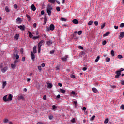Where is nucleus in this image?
<instances>
[{"mask_svg": "<svg viewBox=\"0 0 124 124\" xmlns=\"http://www.w3.org/2000/svg\"><path fill=\"white\" fill-rule=\"evenodd\" d=\"M94 24L95 26H98V22L97 21H96L94 22Z\"/></svg>", "mask_w": 124, "mask_h": 124, "instance_id": "obj_47", "label": "nucleus"}, {"mask_svg": "<svg viewBox=\"0 0 124 124\" xmlns=\"http://www.w3.org/2000/svg\"><path fill=\"white\" fill-rule=\"evenodd\" d=\"M92 91L95 93H98V90H97V89L94 87L92 88Z\"/></svg>", "mask_w": 124, "mask_h": 124, "instance_id": "obj_10", "label": "nucleus"}, {"mask_svg": "<svg viewBox=\"0 0 124 124\" xmlns=\"http://www.w3.org/2000/svg\"><path fill=\"white\" fill-rule=\"evenodd\" d=\"M120 108H121V109H122V110H124V105L122 104V105L120 106Z\"/></svg>", "mask_w": 124, "mask_h": 124, "instance_id": "obj_43", "label": "nucleus"}, {"mask_svg": "<svg viewBox=\"0 0 124 124\" xmlns=\"http://www.w3.org/2000/svg\"><path fill=\"white\" fill-rule=\"evenodd\" d=\"M56 10L57 11H61V8H60V7H56Z\"/></svg>", "mask_w": 124, "mask_h": 124, "instance_id": "obj_48", "label": "nucleus"}, {"mask_svg": "<svg viewBox=\"0 0 124 124\" xmlns=\"http://www.w3.org/2000/svg\"><path fill=\"white\" fill-rule=\"evenodd\" d=\"M3 100L5 101V102H7L8 101V99H7V95H6L4 96L3 98Z\"/></svg>", "mask_w": 124, "mask_h": 124, "instance_id": "obj_18", "label": "nucleus"}, {"mask_svg": "<svg viewBox=\"0 0 124 124\" xmlns=\"http://www.w3.org/2000/svg\"><path fill=\"white\" fill-rule=\"evenodd\" d=\"M110 60L111 59L109 57H107L106 58V62H110Z\"/></svg>", "mask_w": 124, "mask_h": 124, "instance_id": "obj_30", "label": "nucleus"}, {"mask_svg": "<svg viewBox=\"0 0 124 124\" xmlns=\"http://www.w3.org/2000/svg\"><path fill=\"white\" fill-rule=\"evenodd\" d=\"M18 29L21 31H25V25H20L18 26Z\"/></svg>", "mask_w": 124, "mask_h": 124, "instance_id": "obj_9", "label": "nucleus"}, {"mask_svg": "<svg viewBox=\"0 0 124 124\" xmlns=\"http://www.w3.org/2000/svg\"><path fill=\"white\" fill-rule=\"evenodd\" d=\"M124 69L123 68H121L120 70H119L118 71H120V72H122V71H124Z\"/></svg>", "mask_w": 124, "mask_h": 124, "instance_id": "obj_56", "label": "nucleus"}, {"mask_svg": "<svg viewBox=\"0 0 124 124\" xmlns=\"http://www.w3.org/2000/svg\"><path fill=\"white\" fill-rule=\"evenodd\" d=\"M117 58L118 59H123V56L122 55H118Z\"/></svg>", "mask_w": 124, "mask_h": 124, "instance_id": "obj_40", "label": "nucleus"}, {"mask_svg": "<svg viewBox=\"0 0 124 124\" xmlns=\"http://www.w3.org/2000/svg\"><path fill=\"white\" fill-rule=\"evenodd\" d=\"M110 34V32H107L105 34H104L103 36V37H105L106 36H108Z\"/></svg>", "mask_w": 124, "mask_h": 124, "instance_id": "obj_23", "label": "nucleus"}, {"mask_svg": "<svg viewBox=\"0 0 124 124\" xmlns=\"http://www.w3.org/2000/svg\"><path fill=\"white\" fill-rule=\"evenodd\" d=\"M19 37H20V34H16V35L14 36V38H15V39L18 40V39H19Z\"/></svg>", "mask_w": 124, "mask_h": 124, "instance_id": "obj_17", "label": "nucleus"}, {"mask_svg": "<svg viewBox=\"0 0 124 124\" xmlns=\"http://www.w3.org/2000/svg\"><path fill=\"white\" fill-rule=\"evenodd\" d=\"M78 49H80L81 50H84V47H83L81 46H78Z\"/></svg>", "mask_w": 124, "mask_h": 124, "instance_id": "obj_39", "label": "nucleus"}, {"mask_svg": "<svg viewBox=\"0 0 124 124\" xmlns=\"http://www.w3.org/2000/svg\"><path fill=\"white\" fill-rule=\"evenodd\" d=\"M99 59H100V56L99 55L97 57L96 59L95 60V62H97L98 61H99Z\"/></svg>", "mask_w": 124, "mask_h": 124, "instance_id": "obj_27", "label": "nucleus"}, {"mask_svg": "<svg viewBox=\"0 0 124 124\" xmlns=\"http://www.w3.org/2000/svg\"><path fill=\"white\" fill-rule=\"evenodd\" d=\"M14 8H15L16 9H17V8H18V5L16 4H15L14 5Z\"/></svg>", "mask_w": 124, "mask_h": 124, "instance_id": "obj_41", "label": "nucleus"}, {"mask_svg": "<svg viewBox=\"0 0 124 124\" xmlns=\"http://www.w3.org/2000/svg\"><path fill=\"white\" fill-rule=\"evenodd\" d=\"M26 17L28 18V19H30L31 18V16H30V15L27 14L26 15Z\"/></svg>", "mask_w": 124, "mask_h": 124, "instance_id": "obj_59", "label": "nucleus"}, {"mask_svg": "<svg viewBox=\"0 0 124 124\" xmlns=\"http://www.w3.org/2000/svg\"><path fill=\"white\" fill-rule=\"evenodd\" d=\"M72 22L73 24H75V25H78V24H79V21L77 19H73Z\"/></svg>", "mask_w": 124, "mask_h": 124, "instance_id": "obj_12", "label": "nucleus"}, {"mask_svg": "<svg viewBox=\"0 0 124 124\" xmlns=\"http://www.w3.org/2000/svg\"><path fill=\"white\" fill-rule=\"evenodd\" d=\"M18 60H15L14 62V64H17V62H18Z\"/></svg>", "mask_w": 124, "mask_h": 124, "instance_id": "obj_53", "label": "nucleus"}, {"mask_svg": "<svg viewBox=\"0 0 124 124\" xmlns=\"http://www.w3.org/2000/svg\"><path fill=\"white\" fill-rule=\"evenodd\" d=\"M41 15H44V10H42L41 12Z\"/></svg>", "mask_w": 124, "mask_h": 124, "instance_id": "obj_58", "label": "nucleus"}, {"mask_svg": "<svg viewBox=\"0 0 124 124\" xmlns=\"http://www.w3.org/2000/svg\"><path fill=\"white\" fill-rule=\"evenodd\" d=\"M22 19H21V18L18 17L16 19V24H21L22 23Z\"/></svg>", "mask_w": 124, "mask_h": 124, "instance_id": "obj_5", "label": "nucleus"}, {"mask_svg": "<svg viewBox=\"0 0 124 124\" xmlns=\"http://www.w3.org/2000/svg\"><path fill=\"white\" fill-rule=\"evenodd\" d=\"M6 85H7V83H6V81H3L2 83V89H4Z\"/></svg>", "mask_w": 124, "mask_h": 124, "instance_id": "obj_19", "label": "nucleus"}, {"mask_svg": "<svg viewBox=\"0 0 124 124\" xmlns=\"http://www.w3.org/2000/svg\"><path fill=\"white\" fill-rule=\"evenodd\" d=\"M43 99L44 100H46V99H47V96L46 95H44L43 96Z\"/></svg>", "mask_w": 124, "mask_h": 124, "instance_id": "obj_51", "label": "nucleus"}, {"mask_svg": "<svg viewBox=\"0 0 124 124\" xmlns=\"http://www.w3.org/2000/svg\"><path fill=\"white\" fill-rule=\"evenodd\" d=\"M61 21H62V22H65L66 21V19L62 17L61 18Z\"/></svg>", "mask_w": 124, "mask_h": 124, "instance_id": "obj_33", "label": "nucleus"}, {"mask_svg": "<svg viewBox=\"0 0 124 124\" xmlns=\"http://www.w3.org/2000/svg\"><path fill=\"white\" fill-rule=\"evenodd\" d=\"M71 77L72 78V79H74L75 78V76L74 75H71Z\"/></svg>", "mask_w": 124, "mask_h": 124, "instance_id": "obj_55", "label": "nucleus"}, {"mask_svg": "<svg viewBox=\"0 0 124 124\" xmlns=\"http://www.w3.org/2000/svg\"><path fill=\"white\" fill-rule=\"evenodd\" d=\"M72 123H75V118H73L72 120H71Z\"/></svg>", "mask_w": 124, "mask_h": 124, "instance_id": "obj_63", "label": "nucleus"}, {"mask_svg": "<svg viewBox=\"0 0 124 124\" xmlns=\"http://www.w3.org/2000/svg\"><path fill=\"white\" fill-rule=\"evenodd\" d=\"M52 109L53 110H56V109H57V106H56L55 105H53Z\"/></svg>", "mask_w": 124, "mask_h": 124, "instance_id": "obj_35", "label": "nucleus"}, {"mask_svg": "<svg viewBox=\"0 0 124 124\" xmlns=\"http://www.w3.org/2000/svg\"><path fill=\"white\" fill-rule=\"evenodd\" d=\"M60 91L61 93H65V90H63V89H60Z\"/></svg>", "mask_w": 124, "mask_h": 124, "instance_id": "obj_26", "label": "nucleus"}, {"mask_svg": "<svg viewBox=\"0 0 124 124\" xmlns=\"http://www.w3.org/2000/svg\"><path fill=\"white\" fill-rule=\"evenodd\" d=\"M16 60H18L19 59V55L16 54Z\"/></svg>", "mask_w": 124, "mask_h": 124, "instance_id": "obj_54", "label": "nucleus"}, {"mask_svg": "<svg viewBox=\"0 0 124 124\" xmlns=\"http://www.w3.org/2000/svg\"><path fill=\"white\" fill-rule=\"evenodd\" d=\"M41 50V47L38 46V53L39 54L40 53V51Z\"/></svg>", "mask_w": 124, "mask_h": 124, "instance_id": "obj_38", "label": "nucleus"}, {"mask_svg": "<svg viewBox=\"0 0 124 124\" xmlns=\"http://www.w3.org/2000/svg\"><path fill=\"white\" fill-rule=\"evenodd\" d=\"M12 94H9L8 97V101H11L12 100Z\"/></svg>", "mask_w": 124, "mask_h": 124, "instance_id": "obj_16", "label": "nucleus"}, {"mask_svg": "<svg viewBox=\"0 0 124 124\" xmlns=\"http://www.w3.org/2000/svg\"><path fill=\"white\" fill-rule=\"evenodd\" d=\"M73 102V104H74V105H75V107H76V106H78L77 101H74Z\"/></svg>", "mask_w": 124, "mask_h": 124, "instance_id": "obj_34", "label": "nucleus"}, {"mask_svg": "<svg viewBox=\"0 0 124 124\" xmlns=\"http://www.w3.org/2000/svg\"><path fill=\"white\" fill-rule=\"evenodd\" d=\"M89 26H91V25H93V21L90 20L88 23Z\"/></svg>", "mask_w": 124, "mask_h": 124, "instance_id": "obj_37", "label": "nucleus"}, {"mask_svg": "<svg viewBox=\"0 0 124 124\" xmlns=\"http://www.w3.org/2000/svg\"><path fill=\"white\" fill-rule=\"evenodd\" d=\"M7 122H8V119H5L4 120V123H7Z\"/></svg>", "mask_w": 124, "mask_h": 124, "instance_id": "obj_62", "label": "nucleus"}, {"mask_svg": "<svg viewBox=\"0 0 124 124\" xmlns=\"http://www.w3.org/2000/svg\"><path fill=\"white\" fill-rule=\"evenodd\" d=\"M28 33H29V37H30V38H32V36H33V35H32V33H31V32L28 31Z\"/></svg>", "mask_w": 124, "mask_h": 124, "instance_id": "obj_22", "label": "nucleus"}, {"mask_svg": "<svg viewBox=\"0 0 124 124\" xmlns=\"http://www.w3.org/2000/svg\"><path fill=\"white\" fill-rule=\"evenodd\" d=\"M111 55L113 56V57H114V56H115V54H114V50H111Z\"/></svg>", "mask_w": 124, "mask_h": 124, "instance_id": "obj_42", "label": "nucleus"}, {"mask_svg": "<svg viewBox=\"0 0 124 124\" xmlns=\"http://www.w3.org/2000/svg\"><path fill=\"white\" fill-rule=\"evenodd\" d=\"M48 2L53 4H55L56 3V0H48Z\"/></svg>", "mask_w": 124, "mask_h": 124, "instance_id": "obj_21", "label": "nucleus"}, {"mask_svg": "<svg viewBox=\"0 0 124 124\" xmlns=\"http://www.w3.org/2000/svg\"><path fill=\"white\" fill-rule=\"evenodd\" d=\"M53 118H54V116H53V115H51V116H49V120H52Z\"/></svg>", "mask_w": 124, "mask_h": 124, "instance_id": "obj_50", "label": "nucleus"}, {"mask_svg": "<svg viewBox=\"0 0 124 124\" xmlns=\"http://www.w3.org/2000/svg\"><path fill=\"white\" fill-rule=\"evenodd\" d=\"M14 51L15 52H14V53L13 54V56H15V53L16 52H18V50H17V47H15L14 48Z\"/></svg>", "mask_w": 124, "mask_h": 124, "instance_id": "obj_29", "label": "nucleus"}, {"mask_svg": "<svg viewBox=\"0 0 124 124\" xmlns=\"http://www.w3.org/2000/svg\"><path fill=\"white\" fill-rule=\"evenodd\" d=\"M25 60H26V57L24 56L23 57H22V62H25Z\"/></svg>", "mask_w": 124, "mask_h": 124, "instance_id": "obj_52", "label": "nucleus"}, {"mask_svg": "<svg viewBox=\"0 0 124 124\" xmlns=\"http://www.w3.org/2000/svg\"><path fill=\"white\" fill-rule=\"evenodd\" d=\"M49 29L51 31L55 30V25L54 24H51L49 27Z\"/></svg>", "mask_w": 124, "mask_h": 124, "instance_id": "obj_14", "label": "nucleus"}, {"mask_svg": "<svg viewBox=\"0 0 124 124\" xmlns=\"http://www.w3.org/2000/svg\"><path fill=\"white\" fill-rule=\"evenodd\" d=\"M37 25L36 24V23H34L33 24V28H36V26H37Z\"/></svg>", "mask_w": 124, "mask_h": 124, "instance_id": "obj_60", "label": "nucleus"}, {"mask_svg": "<svg viewBox=\"0 0 124 124\" xmlns=\"http://www.w3.org/2000/svg\"><path fill=\"white\" fill-rule=\"evenodd\" d=\"M124 32H121L118 36L119 39L121 40V39L124 38Z\"/></svg>", "mask_w": 124, "mask_h": 124, "instance_id": "obj_2", "label": "nucleus"}, {"mask_svg": "<svg viewBox=\"0 0 124 124\" xmlns=\"http://www.w3.org/2000/svg\"><path fill=\"white\" fill-rule=\"evenodd\" d=\"M52 44H53V41L51 40H50L46 42V45L47 46H51Z\"/></svg>", "mask_w": 124, "mask_h": 124, "instance_id": "obj_4", "label": "nucleus"}, {"mask_svg": "<svg viewBox=\"0 0 124 124\" xmlns=\"http://www.w3.org/2000/svg\"><path fill=\"white\" fill-rule=\"evenodd\" d=\"M43 42H44V41L43 40L40 41L38 44V47H41V46H42V45L43 44Z\"/></svg>", "mask_w": 124, "mask_h": 124, "instance_id": "obj_8", "label": "nucleus"}, {"mask_svg": "<svg viewBox=\"0 0 124 124\" xmlns=\"http://www.w3.org/2000/svg\"><path fill=\"white\" fill-rule=\"evenodd\" d=\"M108 122H109V119L108 118H107L104 121V124H108Z\"/></svg>", "mask_w": 124, "mask_h": 124, "instance_id": "obj_31", "label": "nucleus"}, {"mask_svg": "<svg viewBox=\"0 0 124 124\" xmlns=\"http://www.w3.org/2000/svg\"><path fill=\"white\" fill-rule=\"evenodd\" d=\"M16 66H17V64H11V67H12L13 69H14Z\"/></svg>", "mask_w": 124, "mask_h": 124, "instance_id": "obj_25", "label": "nucleus"}, {"mask_svg": "<svg viewBox=\"0 0 124 124\" xmlns=\"http://www.w3.org/2000/svg\"><path fill=\"white\" fill-rule=\"evenodd\" d=\"M17 99L18 100H25V97H24V96L21 95L18 96Z\"/></svg>", "mask_w": 124, "mask_h": 124, "instance_id": "obj_6", "label": "nucleus"}, {"mask_svg": "<svg viewBox=\"0 0 124 124\" xmlns=\"http://www.w3.org/2000/svg\"><path fill=\"white\" fill-rule=\"evenodd\" d=\"M55 53V50H51L50 51V54H54Z\"/></svg>", "mask_w": 124, "mask_h": 124, "instance_id": "obj_57", "label": "nucleus"}, {"mask_svg": "<svg viewBox=\"0 0 124 124\" xmlns=\"http://www.w3.org/2000/svg\"><path fill=\"white\" fill-rule=\"evenodd\" d=\"M82 70H83V71H86V70H87V67H83Z\"/></svg>", "mask_w": 124, "mask_h": 124, "instance_id": "obj_61", "label": "nucleus"}, {"mask_svg": "<svg viewBox=\"0 0 124 124\" xmlns=\"http://www.w3.org/2000/svg\"><path fill=\"white\" fill-rule=\"evenodd\" d=\"M68 58V56L66 55L65 57H62L61 60H62L63 62H66V61H67Z\"/></svg>", "mask_w": 124, "mask_h": 124, "instance_id": "obj_7", "label": "nucleus"}, {"mask_svg": "<svg viewBox=\"0 0 124 124\" xmlns=\"http://www.w3.org/2000/svg\"><path fill=\"white\" fill-rule=\"evenodd\" d=\"M1 71L3 73H5L7 71V67L5 66L1 69Z\"/></svg>", "mask_w": 124, "mask_h": 124, "instance_id": "obj_11", "label": "nucleus"}, {"mask_svg": "<svg viewBox=\"0 0 124 124\" xmlns=\"http://www.w3.org/2000/svg\"><path fill=\"white\" fill-rule=\"evenodd\" d=\"M105 27V23H104L101 26V29H103Z\"/></svg>", "mask_w": 124, "mask_h": 124, "instance_id": "obj_44", "label": "nucleus"}, {"mask_svg": "<svg viewBox=\"0 0 124 124\" xmlns=\"http://www.w3.org/2000/svg\"><path fill=\"white\" fill-rule=\"evenodd\" d=\"M52 10H53V7H52V5L48 4L46 7V12L48 14L49 16H51L52 14Z\"/></svg>", "mask_w": 124, "mask_h": 124, "instance_id": "obj_1", "label": "nucleus"}, {"mask_svg": "<svg viewBox=\"0 0 124 124\" xmlns=\"http://www.w3.org/2000/svg\"><path fill=\"white\" fill-rule=\"evenodd\" d=\"M47 84V87L48 88L51 89V88H53V84H52V83H46Z\"/></svg>", "mask_w": 124, "mask_h": 124, "instance_id": "obj_13", "label": "nucleus"}, {"mask_svg": "<svg viewBox=\"0 0 124 124\" xmlns=\"http://www.w3.org/2000/svg\"><path fill=\"white\" fill-rule=\"evenodd\" d=\"M38 38H39V35L32 37V39H33L34 40H35L36 39H38Z\"/></svg>", "mask_w": 124, "mask_h": 124, "instance_id": "obj_28", "label": "nucleus"}, {"mask_svg": "<svg viewBox=\"0 0 124 124\" xmlns=\"http://www.w3.org/2000/svg\"><path fill=\"white\" fill-rule=\"evenodd\" d=\"M106 43H107L106 40H104V41L102 42L103 45H105V44H106Z\"/></svg>", "mask_w": 124, "mask_h": 124, "instance_id": "obj_49", "label": "nucleus"}, {"mask_svg": "<svg viewBox=\"0 0 124 124\" xmlns=\"http://www.w3.org/2000/svg\"><path fill=\"white\" fill-rule=\"evenodd\" d=\"M5 9L6 12H9V11H10V10H9V8H8V7H6Z\"/></svg>", "mask_w": 124, "mask_h": 124, "instance_id": "obj_32", "label": "nucleus"}, {"mask_svg": "<svg viewBox=\"0 0 124 124\" xmlns=\"http://www.w3.org/2000/svg\"><path fill=\"white\" fill-rule=\"evenodd\" d=\"M121 85H122L123 86H124V80H122V81H121Z\"/></svg>", "mask_w": 124, "mask_h": 124, "instance_id": "obj_64", "label": "nucleus"}, {"mask_svg": "<svg viewBox=\"0 0 124 124\" xmlns=\"http://www.w3.org/2000/svg\"><path fill=\"white\" fill-rule=\"evenodd\" d=\"M116 75H115V78L116 79H118V78H119L120 77V76H121V74H122V73H121V72L117 71H116Z\"/></svg>", "mask_w": 124, "mask_h": 124, "instance_id": "obj_3", "label": "nucleus"}, {"mask_svg": "<svg viewBox=\"0 0 124 124\" xmlns=\"http://www.w3.org/2000/svg\"><path fill=\"white\" fill-rule=\"evenodd\" d=\"M31 8L33 11H35V10H36V8H35L34 4H32Z\"/></svg>", "mask_w": 124, "mask_h": 124, "instance_id": "obj_20", "label": "nucleus"}, {"mask_svg": "<svg viewBox=\"0 0 124 124\" xmlns=\"http://www.w3.org/2000/svg\"><path fill=\"white\" fill-rule=\"evenodd\" d=\"M38 69L39 72H40L41 71V70L42 69L41 68V66H38Z\"/></svg>", "mask_w": 124, "mask_h": 124, "instance_id": "obj_36", "label": "nucleus"}, {"mask_svg": "<svg viewBox=\"0 0 124 124\" xmlns=\"http://www.w3.org/2000/svg\"><path fill=\"white\" fill-rule=\"evenodd\" d=\"M120 28H124V23H122L120 24Z\"/></svg>", "mask_w": 124, "mask_h": 124, "instance_id": "obj_45", "label": "nucleus"}, {"mask_svg": "<svg viewBox=\"0 0 124 124\" xmlns=\"http://www.w3.org/2000/svg\"><path fill=\"white\" fill-rule=\"evenodd\" d=\"M36 48H37L36 46H34L33 47V51L34 54H36V53H37Z\"/></svg>", "mask_w": 124, "mask_h": 124, "instance_id": "obj_24", "label": "nucleus"}, {"mask_svg": "<svg viewBox=\"0 0 124 124\" xmlns=\"http://www.w3.org/2000/svg\"><path fill=\"white\" fill-rule=\"evenodd\" d=\"M95 118V116L94 115H93L91 119V121H93V120H94V118Z\"/></svg>", "mask_w": 124, "mask_h": 124, "instance_id": "obj_46", "label": "nucleus"}, {"mask_svg": "<svg viewBox=\"0 0 124 124\" xmlns=\"http://www.w3.org/2000/svg\"><path fill=\"white\" fill-rule=\"evenodd\" d=\"M31 59L33 61H34L35 59V55H34V54H33V52H31Z\"/></svg>", "mask_w": 124, "mask_h": 124, "instance_id": "obj_15", "label": "nucleus"}]
</instances>
